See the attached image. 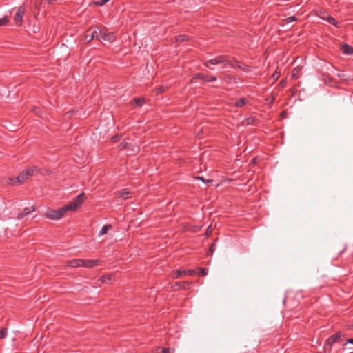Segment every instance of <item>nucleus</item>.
Here are the masks:
<instances>
[{
  "mask_svg": "<svg viewBox=\"0 0 353 353\" xmlns=\"http://www.w3.org/2000/svg\"><path fill=\"white\" fill-rule=\"evenodd\" d=\"M84 193H81L76 196L72 201L68 203L65 206L58 209L54 210L48 208L46 211L44 216L51 220H59L63 218L65 213L68 211H76L79 208L85 201Z\"/></svg>",
  "mask_w": 353,
  "mask_h": 353,
  "instance_id": "nucleus-1",
  "label": "nucleus"
},
{
  "mask_svg": "<svg viewBox=\"0 0 353 353\" xmlns=\"http://www.w3.org/2000/svg\"><path fill=\"white\" fill-rule=\"evenodd\" d=\"M231 57L226 55H220L210 60L204 62V65L210 68V65H216L223 63L225 67L226 65H229Z\"/></svg>",
  "mask_w": 353,
  "mask_h": 353,
  "instance_id": "nucleus-2",
  "label": "nucleus"
},
{
  "mask_svg": "<svg viewBox=\"0 0 353 353\" xmlns=\"http://www.w3.org/2000/svg\"><path fill=\"white\" fill-rule=\"evenodd\" d=\"M94 32H96L97 33V37H95V39L99 41H104L112 43L115 40V37L113 33L108 32L99 28L94 30Z\"/></svg>",
  "mask_w": 353,
  "mask_h": 353,
  "instance_id": "nucleus-3",
  "label": "nucleus"
},
{
  "mask_svg": "<svg viewBox=\"0 0 353 353\" xmlns=\"http://www.w3.org/2000/svg\"><path fill=\"white\" fill-rule=\"evenodd\" d=\"M341 336H342V333L341 332H337L336 334L330 336L325 341V343L324 345L325 352H330L331 351L332 345L335 343L340 341Z\"/></svg>",
  "mask_w": 353,
  "mask_h": 353,
  "instance_id": "nucleus-4",
  "label": "nucleus"
},
{
  "mask_svg": "<svg viewBox=\"0 0 353 353\" xmlns=\"http://www.w3.org/2000/svg\"><path fill=\"white\" fill-rule=\"evenodd\" d=\"M229 65L233 68H239L245 72H249L252 70L250 66L237 61L233 57H231Z\"/></svg>",
  "mask_w": 353,
  "mask_h": 353,
  "instance_id": "nucleus-5",
  "label": "nucleus"
},
{
  "mask_svg": "<svg viewBox=\"0 0 353 353\" xmlns=\"http://www.w3.org/2000/svg\"><path fill=\"white\" fill-rule=\"evenodd\" d=\"M25 12V8L23 6H20L15 16L14 17V21L17 26H21L23 23V17Z\"/></svg>",
  "mask_w": 353,
  "mask_h": 353,
  "instance_id": "nucleus-6",
  "label": "nucleus"
},
{
  "mask_svg": "<svg viewBox=\"0 0 353 353\" xmlns=\"http://www.w3.org/2000/svg\"><path fill=\"white\" fill-rule=\"evenodd\" d=\"M193 79H200L205 82H212L216 80V77L214 76H208L203 73H196L193 76Z\"/></svg>",
  "mask_w": 353,
  "mask_h": 353,
  "instance_id": "nucleus-7",
  "label": "nucleus"
},
{
  "mask_svg": "<svg viewBox=\"0 0 353 353\" xmlns=\"http://www.w3.org/2000/svg\"><path fill=\"white\" fill-rule=\"evenodd\" d=\"M195 273L194 270L189 269L187 270H177L172 272V277L174 279H177L179 277L185 276V275H190L192 276Z\"/></svg>",
  "mask_w": 353,
  "mask_h": 353,
  "instance_id": "nucleus-8",
  "label": "nucleus"
},
{
  "mask_svg": "<svg viewBox=\"0 0 353 353\" xmlns=\"http://www.w3.org/2000/svg\"><path fill=\"white\" fill-rule=\"evenodd\" d=\"M28 179V176H26L24 171H22L17 177L12 179L10 181L12 185H17L23 183Z\"/></svg>",
  "mask_w": 353,
  "mask_h": 353,
  "instance_id": "nucleus-9",
  "label": "nucleus"
},
{
  "mask_svg": "<svg viewBox=\"0 0 353 353\" xmlns=\"http://www.w3.org/2000/svg\"><path fill=\"white\" fill-rule=\"evenodd\" d=\"M36 210V208L34 205H31L30 207H26L23 210V212H19L17 216V219H22L24 216L30 214L31 212H33Z\"/></svg>",
  "mask_w": 353,
  "mask_h": 353,
  "instance_id": "nucleus-10",
  "label": "nucleus"
},
{
  "mask_svg": "<svg viewBox=\"0 0 353 353\" xmlns=\"http://www.w3.org/2000/svg\"><path fill=\"white\" fill-rule=\"evenodd\" d=\"M191 285H192V283L188 282V281L176 282L173 285L172 288L174 290H181V289L188 290L190 288Z\"/></svg>",
  "mask_w": 353,
  "mask_h": 353,
  "instance_id": "nucleus-11",
  "label": "nucleus"
},
{
  "mask_svg": "<svg viewBox=\"0 0 353 353\" xmlns=\"http://www.w3.org/2000/svg\"><path fill=\"white\" fill-rule=\"evenodd\" d=\"M101 264V261L100 260H89V259H83L82 267H85L88 268H92L94 266L100 265Z\"/></svg>",
  "mask_w": 353,
  "mask_h": 353,
  "instance_id": "nucleus-12",
  "label": "nucleus"
},
{
  "mask_svg": "<svg viewBox=\"0 0 353 353\" xmlns=\"http://www.w3.org/2000/svg\"><path fill=\"white\" fill-rule=\"evenodd\" d=\"M83 259H72L67 261V265L72 268L82 267Z\"/></svg>",
  "mask_w": 353,
  "mask_h": 353,
  "instance_id": "nucleus-13",
  "label": "nucleus"
},
{
  "mask_svg": "<svg viewBox=\"0 0 353 353\" xmlns=\"http://www.w3.org/2000/svg\"><path fill=\"white\" fill-rule=\"evenodd\" d=\"M90 32V30H88L85 36H84V40L86 43H90L92 40H93L94 39H95V37H97V33L96 32H94V30L92 32Z\"/></svg>",
  "mask_w": 353,
  "mask_h": 353,
  "instance_id": "nucleus-14",
  "label": "nucleus"
},
{
  "mask_svg": "<svg viewBox=\"0 0 353 353\" xmlns=\"http://www.w3.org/2000/svg\"><path fill=\"white\" fill-rule=\"evenodd\" d=\"M302 67L296 66L292 71V78L297 79L301 74Z\"/></svg>",
  "mask_w": 353,
  "mask_h": 353,
  "instance_id": "nucleus-15",
  "label": "nucleus"
},
{
  "mask_svg": "<svg viewBox=\"0 0 353 353\" xmlns=\"http://www.w3.org/2000/svg\"><path fill=\"white\" fill-rule=\"evenodd\" d=\"M341 50L344 54H353V47L349 46L347 43L342 45Z\"/></svg>",
  "mask_w": 353,
  "mask_h": 353,
  "instance_id": "nucleus-16",
  "label": "nucleus"
},
{
  "mask_svg": "<svg viewBox=\"0 0 353 353\" xmlns=\"http://www.w3.org/2000/svg\"><path fill=\"white\" fill-rule=\"evenodd\" d=\"M118 194L119 196L123 199H127L130 197L131 192L129 191L128 189L124 188L121 190Z\"/></svg>",
  "mask_w": 353,
  "mask_h": 353,
  "instance_id": "nucleus-17",
  "label": "nucleus"
},
{
  "mask_svg": "<svg viewBox=\"0 0 353 353\" xmlns=\"http://www.w3.org/2000/svg\"><path fill=\"white\" fill-rule=\"evenodd\" d=\"M23 171L26 173V176H28V178H30L37 171V167L33 166V167L28 168V169H26V170H23Z\"/></svg>",
  "mask_w": 353,
  "mask_h": 353,
  "instance_id": "nucleus-18",
  "label": "nucleus"
},
{
  "mask_svg": "<svg viewBox=\"0 0 353 353\" xmlns=\"http://www.w3.org/2000/svg\"><path fill=\"white\" fill-rule=\"evenodd\" d=\"M111 228H112V225L110 224L105 225L103 226L99 232V235L102 236V235L105 234L108 232V231L109 230H110Z\"/></svg>",
  "mask_w": 353,
  "mask_h": 353,
  "instance_id": "nucleus-19",
  "label": "nucleus"
},
{
  "mask_svg": "<svg viewBox=\"0 0 353 353\" xmlns=\"http://www.w3.org/2000/svg\"><path fill=\"white\" fill-rule=\"evenodd\" d=\"M157 353H174V350L169 347H159Z\"/></svg>",
  "mask_w": 353,
  "mask_h": 353,
  "instance_id": "nucleus-20",
  "label": "nucleus"
},
{
  "mask_svg": "<svg viewBox=\"0 0 353 353\" xmlns=\"http://www.w3.org/2000/svg\"><path fill=\"white\" fill-rule=\"evenodd\" d=\"M176 42L181 43L188 39V37L185 34H179L176 36Z\"/></svg>",
  "mask_w": 353,
  "mask_h": 353,
  "instance_id": "nucleus-21",
  "label": "nucleus"
},
{
  "mask_svg": "<svg viewBox=\"0 0 353 353\" xmlns=\"http://www.w3.org/2000/svg\"><path fill=\"white\" fill-rule=\"evenodd\" d=\"M280 74H281V71L280 70H279V68H277L274 72L272 74V78L273 79V83H274L276 81L278 80V79L280 77Z\"/></svg>",
  "mask_w": 353,
  "mask_h": 353,
  "instance_id": "nucleus-22",
  "label": "nucleus"
},
{
  "mask_svg": "<svg viewBox=\"0 0 353 353\" xmlns=\"http://www.w3.org/2000/svg\"><path fill=\"white\" fill-rule=\"evenodd\" d=\"M324 19H325L329 23H330L334 26H337L336 21L332 16H327L326 18H324Z\"/></svg>",
  "mask_w": 353,
  "mask_h": 353,
  "instance_id": "nucleus-23",
  "label": "nucleus"
},
{
  "mask_svg": "<svg viewBox=\"0 0 353 353\" xmlns=\"http://www.w3.org/2000/svg\"><path fill=\"white\" fill-rule=\"evenodd\" d=\"M133 101L138 106H141L145 103L144 98H134Z\"/></svg>",
  "mask_w": 353,
  "mask_h": 353,
  "instance_id": "nucleus-24",
  "label": "nucleus"
},
{
  "mask_svg": "<svg viewBox=\"0 0 353 353\" xmlns=\"http://www.w3.org/2000/svg\"><path fill=\"white\" fill-rule=\"evenodd\" d=\"M111 280V276L110 275H104V276H102L101 277H100L98 281L101 283H104L108 281H110Z\"/></svg>",
  "mask_w": 353,
  "mask_h": 353,
  "instance_id": "nucleus-25",
  "label": "nucleus"
},
{
  "mask_svg": "<svg viewBox=\"0 0 353 353\" xmlns=\"http://www.w3.org/2000/svg\"><path fill=\"white\" fill-rule=\"evenodd\" d=\"M208 274V269L205 268H199V274L200 276H204Z\"/></svg>",
  "mask_w": 353,
  "mask_h": 353,
  "instance_id": "nucleus-26",
  "label": "nucleus"
},
{
  "mask_svg": "<svg viewBox=\"0 0 353 353\" xmlns=\"http://www.w3.org/2000/svg\"><path fill=\"white\" fill-rule=\"evenodd\" d=\"M246 103V99H239V101H237L235 103V106L236 107H242Z\"/></svg>",
  "mask_w": 353,
  "mask_h": 353,
  "instance_id": "nucleus-27",
  "label": "nucleus"
},
{
  "mask_svg": "<svg viewBox=\"0 0 353 353\" xmlns=\"http://www.w3.org/2000/svg\"><path fill=\"white\" fill-rule=\"evenodd\" d=\"M323 79L325 83L332 85V79L331 77H329L325 74H323Z\"/></svg>",
  "mask_w": 353,
  "mask_h": 353,
  "instance_id": "nucleus-28",
  "label": "nucleus"
},
{
  "mask_svg": "<svg viewBox=\"0 0 353 353\" xmlns=\"http://www.w3.org/2000/svg\"><path fill=\"white\" fill-rule=\"evenodd\" d=\"M167 90H168L167 86L161 85L157 88V94L163 93V92H165Z\"/></svg>",
  "mask_w": 353,
  "mask_h": 353,
  "instance_id": "nucleus-29",
  "label": "nucleus"
},
{
  "mask_svg": "<svg viewBox=\"0 0 353 353\" xmlns=\"http://www.w3.org/2000/svg\"><path fill=\"white\" fill-rule=\"evenodd\" d=\"M9 20L7 17H3L0 19V26H3L6 25L8 23Z\"/></svg>",
  "mask_w": 353,
  "mask_h": 353,
  "instance_id": "nucleus-30",
  "label": "nucleus"
},
{
  "mask_svg": "<svg viewBox=\"0 0 353 353\" xmlns=\"http://www.w3.org/2000/svg\"><path fill=\"white\" fill-rule=\"evenodd\" d=\"M7 334V329L5 327H3L0 330V339H4Z\"/></svg>",
  "mask_w": 353,
  "mask_h": 353,
  "instance_id": "nucleus-31",
  "label": "nucleus"
},
{
  "mask_svg": "<svg viewBox=\"0 0 353 353\" xmlns=\"http://www.w3.org/2000/svg\"><path fill=\"white\" fill-rule=\"evenodd\" d=\"M128 143L127 142L123 141L119 145V150H122L126 149L128 148Z\"/></svg>",
  "mask_w": 353,
  "mask_h": 353,
  "instance_id": "nucleus-32",
  "label": "nucleus"
},
{
  "mask_svg": "<svg viewBox=\"0 0 353 353\" xmlns=\"http://www.w3.org/2000/svg\"><path fill=\"white\" fill-rule=\"evenodd\" d=\"M255 118L254 117H250L246 119L247 124L254 125Z\"/></svg>",
  "mask_w": 353,
  "mask_h": 353,
  "instance_id": "nucleus-33",
  "label": "nucleus"
},
{
  "mask_svg": "<svg viewBox=\"0 0 353 353\" xmlns=\"http://www.w3.org/2000/svg\"><path fill=\"white\" fill-rule=\"evenodd\" d=\"M215 243H212L210 246V248H209V252H210V255H212V254L214 253V250H215Z\"/></svg>",
  "mask_w": 353,
  "mask_h": 353,
  "instance_id": "nucleus-34",
  "label": "nucleus"
},
{
  "mask_svg": "<svg viewBox=\"0 0 353 353\" xmlns=\"http://www.w3.org/2000/svg\"><path fill=\"white\" fill-rule=\"evenodd\" d=\"M110 0H99V1L96 2V4L101 6L105 5Z\"/></svg>",
  "mask_w": 353,
  "mask_h": 353,
  "instance_id": "nucleus-35",
  "label": "nucleus"
},
{
  "mask_svg": "<svg viewBox=\"0 0 353 353\" xmlns=\"http://www.w3.org/2000/svg\"><path fill=\"white\" fill-rule=\"evenodd\" d=\"M120 139H121V136L118 135V134L112 137V140L114 143L118 142L120 140Z\"/></svg>",
  "mask_w": 353,
  "mask_h": 353,
  "instance_id": "nucleus-36",
  "label": "nucleus"
},
{
  "mask_svg": "<svg viewBox=\"0 0 353 353\" xmlns=\"http://www.w3.org/2000/svg\"><path fill=\"white\" fill-rule=\"evenodd\" d=\"M212 232V229L210 227H208V228H207V230H206L205 234H206L207 236H209V235H210V234H211Z\"/></svg>",
  "mask_w": 353,
  "mask_h": 353,
  "instance_id": "nucleus-37",
  "label": "nucleus"
},
{
  "mask_svg": "<svg viewBox=\"0 0 353 353\" xmlns=\"http://www.w3.org/2000/svg\"><path fill=\"white\" fill-rule=\"evenodd\" d=\"M288 19L289 20V21H292L296 20V17L292 16V17H290Z\"/></svg>",
  "mask_w": 353,
  "mask_h": 353,
  "instance_id": "nucleus-38",
  "label": "nucleus"
},
{
  "mask_svg": "<svg viewBox=\"0 0 353 353\" xmlns=\"http://www.w3.org/2000/svg\"><path fill=\"white\" fill-rule=\"evenodd\" d=\"M285 80H282L281 81H280L279 85H280L281 87H283V86H284V85H285Z\"/></svg>",
  "mask_w": 353,
  "mask_h": 353,
  "instance_id": "nucleus-39",
  "label": "nucleus"
},
{
  "mask_svg": "<svg viewBox=\"0 0 353 353\" xmlns=\"http://www.w3.org/2000/svg\"><path fill=\"white\" fill-rule=\"evenodd\" d=\"M196 179H197L199 180H201L203 182H205V181L204 180L203 176H197Z\"/></svg>",
  "mask_w": 353,
  "mask_h": 353,
  "instance_id": "nucleus-40",
  "label": "nucleus"
},
{
  "mask_svg": "<svg viewBox=\"0 0 353 353\" xmlns=\"http://www.w3.org/2000/svg\"><path fill=\"white\" fill-rule=\"evenodd\" d=\"M347 343H352V344H353V339H349L347 341Z\"/></svg>",
  "mask_w": 353,
  "mask_h": 353,
  "instance_id": "nucleus-41",
  "label": "nucleus"
},
{
  "mask_svg": "<svg viewBox=\"0 0 353 353\" xmlns=\"http://www.w3.org/2000/svg\"><path fill=\"white\" fill-rule=\"evenodd\" d=\"M39 108H35L34 109V111L37 114V113H39Z\"/></svg>",
  "mask_w": 353,
  "mask_h": 353,
  "instance_id": "nucleus-42",
  "label": "nucleus"
},
{
  "mask_svg": "<svg viewBox=\"0 0 353 353\" xmlns=\"http://www.w3.org/2000/svg\"><path fill=\"white\" fill-rule=\"evenodd\" d=\"M255 161H256V159H253L252 160V162L253 163H255Z\"/></svg>",
  "mask_w": 353,
  "mask_h": 353,
  "instance_id": "nucleus-43",
  "label": "nucleus"
},
{
  "mask_svg": "<svg viewBox=\"0 0 353 353\" xmlns=\"http://www.w3.org/2000/svg\"><path fill=\"white\" fill-rule=\"evenodd\" d=\"M212 180H208L207 182H212Z\"/></svg>",
  "mask_w": 353,
  "mask_h": 353,
  "instance_id": "nucleus-44",
  "label": "nucleus"
}]
</instances>
